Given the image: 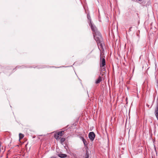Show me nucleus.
Here are the masks:
<instances>
[{
    "label": "nucleus",
    "instance_id": "obj_1",
    "mask_svg": "<svg viewBox=\"0 0 158 158\" xmlns=\"http://www.w3.org/2000/svg\"><path fill=\"white\" fill-rule=\"evenodd\" d=\"M94 39L97 42L98 44H99L102 41V38L101 34L99 32H97L94 34Z\"/></svg>",
    "mask_w": 158,
    "mask_h": 158
},
{
    "label": "nucleus",
    "instance_id": "obj_2",
    "mask_svg": "<svg viewBox=\"0 0 158 158\" xmlns=\"http://www.w3.org/2000/svg\"><path fill=\"white\" fill-rule=\"evenodd\" d=\"M64 131H61L58 132L57 133L55 134L54 135V137L57 140H59L61 136L63 135Z\"/></svg>",
    "mask_w": 158,
    "mask_h": 158
},
{
    "label": "nucleus",
    "instance_id": "obj_3",
    "mask_svg": "<svg viewBox=\"0 0 158 158\" xmlns=\"http://www.w3.org/2000/svg\"><path fill=\"white\" fill-rule=\"evenodd\" d=\"M102 54L100 55V66L101 68L103 67L106 64L105 60L104 58H102L101 57Z\"/></svg>",
    "mask_w": 158,
    "mask_h": 158
},
{
    "label": "nucleus",
    "instance_id": "obj_4",
    "mask_svg": "<svg viewBox=\"0 0 158 158\" xmlns=\"http://www.w3.org/2000/svg\"><path fill=\"white\" fill-rule=\"evenodd\" d=\"M89 137L91 141H93L95 137V134L93 132H90L89 134Z\"/></svg>",
    "mask_w": 158,
    "mask_h": 158
},
{
    "label": "nucleus",
    "instance_id": "obj_5",
    "mask_svg": "<svg viewBox=\"0 0 158 158\" xmlns=\"http://www.w3.org/2000/svg\"><path fill=\"white\" fill-rule=\"evenodd\" d=\"M90 27L92 31L96 33L97 32H98L97 30V28L96 27L94 26H93V24L91 23Z\"/></svg>",
    "mask_w": 158,
    "mask_h": 158
},
{
    "label": "nucleus",
    "instance_id": "obj_6",
    "mask_svg": "<svg viewBox=\"0 0 158 158\" xmlns=\"http://www.w3.org/2000/svg\"><path fill=\"white\" fill-rule=\"evenodd\" d=\"M58 156L61 158H64L67 157V155L66 154L61 153L58 154Z\"/></svg>",
    "mask_w": 158,
    "mask_h": 158
},
{
    "label": "nucleus",
    "instance_id": "obj_7",
    "mask_svg": "<svg viewBox=\"0 0 158 158\" xmlns=\"http://www.w3.org/2000/svg\"><path fill=\"white\" fill-rule=\"evenodd\" d=\"M102 81L101 77L99 76L98 79L96 81L95 83L96 84L99 83Z\"/></svg>",
    "mask_w": 158,
    "mask_h": 158
},
{
    "label": "nucleus",
    "instance_id": "obj_8",
    "mask_svg": "<svg viewBox=\"0 0 158 158\" xmlns=\"http://www.w3.org/2000/svg\"><path fill=\"white\" fill-rule=\"evenodd\" d=\"M89 154L88 151L86 152V153L84 156H83L84 158H89Z\"/></svg>",
    "mask_w": 158,
    "mask_h": 158
},
{
    "label": "nucleus",
    "instance_id": "obj_9",
    "mask_svg": "<svg viewBox=\"0 0 158 158\" xmlns=\"http://www.w3.org/2000/svg\"><path fill=\"white\" fill-rule=\"evenodd\" d=\"M24 135L23 134H22L20 133H19V139L20 140V139H22V138H23L24 137Z\"/></svg>",
    "mask_w": 158,
    "mask_h": 158
},
{
    "label": "nucleus",
    "instance_id": "obj_10",
    "mask_svg": "<svg viewBox=\"0 0 158 158\" xmlns=\"http://www.w3.org/2000/svg\"><path fill=\"white\" fill-rule=\"evenodd\" d=\"M65 138H62L60 139V142L61 144L63 143L64 142L65 140Z\"/></svg>",
    "mask_w": 158,
    "mask_h": 158
},
{
    "label": "nucleus",
    "instance_id": "obj_11",
    "mask_svg": "<svg viewBox=\"0 0 158 158\" xmlns=\"http://www.w3.org/2000/svg\"><path fill=\"white\" fill-rule=\"evenodd\" d=\"M83 142L85 146V147H86L87 145V141L85 140V139L84 140Z\"/></svg>",
    "mask_w": 158,
    "mask_h": 158
},
{
    "label": "nucleus",
    "instance_id": "obj_12",
    "mask_svg": "<svg viewBox=\"0 0 158 158\" xmlns=\"http://www.w3.org/2000/svg\"><path fill=\"white\" fill-rule=\"evenodd\" d=\"M80 138L81 139L82 141H83L84 140H85L84 138L82 136H80Z\"/></svg>",
    "mask_w": 158,
    "mask_h": 158
},
{
    "label": "nucleus",
    "instance_id": "obj_13",
    "mask_svg": "<svg viewBox=\"0 0 158 158\" xmlns=\"http://www.w3.org/2000/svg\"><path fill=\"white\" fill-rule=\"evenodd\" d=\"M87 18H88V19H90V16L89 15H87Z\"/></svg>",
    "mask_w": 158,
    "mask_h": 158
},
{
    "label": "nucleus",
    "instance_id": "obj_14",
    "mask_svg": "<svg viewBox=\"0 0 158 158\" xmlns=\"http://www.w3.org/2000/svg\"><path fill=\"white\" fill-rule=\"evenodd\" d=\"M1 143L0 142V152L1 151Z\"/></svg>",
    "mask_w": 158,
    "mask_h": 158
},
{
    "label": "nucleus",
    "instance_id": "obj_15",
    "mask_svg": "<svg viewBox=\"0 0 158 158\" xmlns=\"http://www.w3.org/2000/svg\"><path fill=\"white\" fill-rule=\"evenodd\" d=\"M50 158H56V157H54V156H52Z\"/></svg>",
    "mask_w": 158,
    "mask_h": 158
},
{
    "label": "nucleus",
    "instance_id": "obj_16",
    "mask_svg": "<svg viewBox=\"0 0 158 158\" xmlns=\"http://www.w3.org/2000/svg\"><path fill=\"white\" fill-rule=\"evenodd\" d=\"M131 28H132V27H131L130 28H129V30L130 31H131Z\"/></svg>",
    "mask_w": 158,
    "mask_h": 158
},
{
    "label": "nucleus",
    "instance_id": "obj_17",
    "mask_svg": "<svg viewBox=\"0 0 158 158\" xmlns=\"http://www.w3.org/2000/svg\"><path fill=\"white\" fill-rule=\"evenodd\" d=\"M103 70H105V68H103Z\"/></svg>",
    "mask_w": 158,
    "mask_h": 158
}]
</instances>
